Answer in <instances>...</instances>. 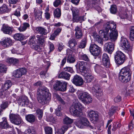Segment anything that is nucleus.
Segmentation results:
<instances>
[{"instance_id": "1a4fd4ad", "label": "nucleus", "mask_w": 134, "mask_h": 134, "mask_svg": "<svg viewBox=\"0 0 134 134\" xmlns=\"http://www.w3.org/2000/svg\"><path fill=\"white\" fill-rule=\"evenodd\" d=\"M91 54L94 56H98L100 52V48L95 44H91L90 47Z\"/></svg>"}, {"instance_id": "4be33fe9", "label": "nucleus", "mask_w": 134, "mask_h": 134, "mask_svg": "<svg viewBox=\"0 0 134 134\" xmlns=\"http://www.w3.org/2000/svg\"><path fill=\"white\" fill-rule=\"evenodd\" d=\"M31 47L32 48H34L35 49L38 51H39L41 49L40 47L43 44V42H37V45H35L36 42H30Z\"/></svg>"}, {"instance_id": "72a5a7b5", "label": "nucleus", "mask_w": 134, "mask_h": 134, "mask_svg": "<svg viewBox=\"0 0 134 134\" xmlns=\"http://www.w3.org/2000/svg\"><path fill=\"white\" fill-rule=\"evenodd\" d=\"M36 30L41 34H44L46 35L47 34V32L46 30L44 28L41 27H38L36 28Z\"/></svg>"}, {"instance_id": "7c9ffc66", "label": "nucleus", "mask_w": 134, "mask_h": 134, "mask_svg": "<svg viewBox=\"0 0 134 134\" xmlns=\"http://www.w3.org/2000/svg\"><path fill=\"white\" fill-rule=\"evenodd\" d=\"M7 62L13 64L15 65L18 64L19 63V60L17 59L13 58H9L7 59Z\"/></svg>"}, {"instance_id": "603ef678", "label": "nucleus", "mask_w": 134, "mask_h": 134, "mask_svg": "<svg viewBox=\"0 0 134 134\" xmlns=\"http://www.w3.org/2000/svg\"><path fill=\"white\" fill-rule=\"evenodd\" d=\"M8 102L7 101L3 102L1 105V107L2 109H5L8 107Z\"/></svg>"}, {"instance_id": "a878e982", "label": "nucleus", "mask_w": 134, "mask_h": 134, "mask_svg": "<svg viewBox=\"0 0 134 134\" xmlns=\"http://www.w3.org/2000/svg\"><path fill=\"white\" fill-rule=\"evenodd\" d=\"M14 38L17 41H21L25 38L24 36L22 34L16 33L13 36Z\"/></svg>"}, {"instance_id": "338daca9", "label": "nucleus", "mask_w": 134, "mask_h": 134, "mask_svg": "<svg viewBox=\"0 0 134 134\" xmlns=\"http://www.w3.org/2000/svg\"><path fill=\"white\" fill-rule=\"evenodd\" d=\"M37 38H38V41L40 42H43L44 41L43 37L42 36H40L39 35L36 36Z\"/></svg>"}, {"instance_id": "4468645a", "label": "nucleus", "mask_w": 134, "mask_h": 134, "mask_svg": "<svg viewBox=\"0 0 134 134\" xmlns=\"http://www.w3.org/2000/svg\"><path fill=\"white\" fill-rule=\"evenodd\" d=\"M92 91L93 92L95 93V96L98 99L103 94L102 90L100 87L96 85H94L92 87Z\"/></svg>"}, {"instance_id": "4d7b16f0", "label": "nucleus", "mask_w": 134, "mask_h": 134, "mask_svg": "<svg viewBox=\"0 0 134 134\" xmlns=\"http://www.w3.org/2000/svg\"><path fill=\"white\" fill-rule=\"evenodd\" d=\"M64 69L66 71L69 72L71 73H72L73 72L72 68L71 67H66L65 68H64Z\"/></svg>"}, {"instance_id": "cd10ccee", "label": "nucleus", "mask_w": 134, "mask_h": 134, "mask_svg": "<svg viewBox=\"0 0 134 134\" xmlns=\"http://www.w3.org/2000/svg\"><path fill=\"white\" fill-rule=\"evenodd\" d=\"M12 85V83L10 80H8L3 86L2 88L5 90H6L10 88Z\"/></svg>"}, {"instance_id": "864d4df0", "label": "nucleus", "mask_w": 134, "mask_h": 134, "mask_svg": "<svg viewBox=\"0 0 134 134\" xmlns=\"http://www.w3.org/2000/svg\"><path fill=\"white\" fill-rule=\"evenodd\" d=\"M1 45L4 47H8L12 44V42H1Z\"/></svg>"}, {"instance_id": "3c124183", "label": "nucleus", "mask_w": 134, "mask_h": 134, "mask_svg": "<svg viewBox=\"0 0 134 134\" xmlns=\"http://www.w3.org/2000/svg\"><path fill=\"white\" fill-rule=\"evenodd\" d=\"M53 5L55 7L61 4L62 1L60 0H55L53 2Z\"/></svg>"}, {"instance_id": "f3484780", "label": "nucleus", "mask_w": 134, "mask_h": 134, "mask_svg": "<svg viewBox=\"0 0 134 134\" xmlns=\"http://www.w3.org/2000/svg\"><path fill=\"white\" fill-rule=\"evenodd\" d=\"M13 27H9L7 25L3 24L1 29V30L5 34L11 35L13 31Z\"/></svg>"}, {"instance_id": "bf43d9fd", "label": "nucleus", "mask_w": 134, "mask_h": 134, "mask_svg": "<svg viewBox=\"0 0 134 134\" xmlns=\"http://www.w3.org/2000/svg\"><path fill=\"white\" fill-rule=\"evenodd\" d=\"M49 48L50 51L48 52V54H49L51 52L53 51L55 49V47L54 45L52 43L49 44Z\"/></svg>"}, {"instance_id": "de8ad7c7", "label": "nucleus", "mask_w": 134, "mask_h": 134, "mask_svg": "<svg viewBox=\"0 0 134 134\" xmlns=\"http://www.w3.org/2000/svg\"><path fill=\"white\" fill-rule=\"evenodd\" d=\"M60 81H58L56 82V83L53 85L54 89L56 90L60 91Z\"/></svg>"}, {"instance_id": "680f3d73", "label": "nucleus", "mask_w": 134, "mask_h": 134, "mask_svg": "<svg viewBox=\"0 0 134 134\" xmlns=\"http://www.w3.org/2000/svg\"><path fill=\"white\" fill-rule=\"evenodd\" d=\"M94 40L96 41H98V42H103V39H101L100 37L98 36L97 35L94 38Z\"/></svg>"}, {"instance_id": "9b49d317", "label": "nucleus", "mask_w": 134, "mask_h": 134, "mask_svg": "<svg viewBox=\"0 0 134 134\" xmlns=\"http://www.w3.org/2000/svg\"><path fill=\"white\" fill-rule=\"evenodd\" d=\"M27 72V70L25 68H21L14 71L13 73V76L16 78H19L21 76L25 74Z\"/></svg>"}, {"instance_id": "f257e3e1", "label": "nucleus", "mask_w": 134, "mask_h": 134, "mask_svg": "<svg viewBox=\"0 0 134 134\" xmlns=\"http://www.w3.org/2000/svg\"><path fill=\"white\" fill-rule=\"evenodd\" d=\"M37 95L38 102L43 105L47 104L50 101L51 94L49 90L44 86H42L38 89Z\"/></svg>"}, {"instance_id": "58836bf2", "label": "nucleus", "mask_w": 134, "mask_h": 134, "mask_svg": "<svg viewBox=\"0 0 134 134\" xmlns=\"http://www.w3.org/2000/svg\"><path fill=\"white\" fill-rule=\"evenodd\" d=\"M61 15V12L60 9L57 8L54 12V16L55 17L57 18H59Z\"/></svg>"}, {"instance_id": "13d9d810", "label": "nucleus", "mask_w": 134, "mask_h": 134, "mask_svg": "<svg viewBox=\"0 0 134 134\" xmlns=\"http://www.w3.org/2000/svg\"><path fill=\"white\" fill-rule=\"evenodd\" d=\"M121 100V97L119 96H117L115 97L114 99V101L115 103H118L120 102Z\"/></svg>"}, {"instance_id": "5fc2aeb1", "label": "nucleus", "mask_w": 134, "mask_h": 134, "mask_svg": "<svg viewBox=\"0 0 134 134\" xmlns=\"http://www.w3.org/2000/svg\"><path fill=\"white\" fill-rule=\"evenodd\" d=\"M105 62L103 61V65L107 68H108L109 67L110 63V60H105Z\"/></svg>"}, {"instance_id": "6e6552de", "label": "nucleus", "mask_w": 134, "mask_h": 134, "mask_svg": "<svg viewBox=\"0 0 134 134\" xmlns=\"http://www.w3.org/2000/svg\"><path fill=\"white\" fill-rule=\"evenodd\" d=\"M88 116L91 122L93 124L97 123L99 119L98 113L93 110H90L88 111Z\"/></svg>"}, {"instance_id": "e2e57ef3", "label": "nucleus", "mask_w": 134, "mask_h": 134, "mask_svg": "<svg viewBox=\"0 0 134 134\" xmlns=\"http://www.w3.org/2000/svg\"><path fill=\"white\" fill-rule=\"evenodd\" d=\"M29 42H35L36 41V37L35 36H31L29 39Z\"/></svg>"}, {"instance_id": "49530a36", "label": "nucleus", "mask_w": 134, "mask_h": 134, "mask_svg": "<svg viewBox=\"0 0 134 134\" xmlns=\"http://www.w3.org/2000/svg\"><path fill=\"white\" fill-rule=\"evenodd\" d=\"M54 96L63 105H65V102L60 97L59 95L55 93L54 94Z\"/></svg>"}, {"instance_id": "c85d7f7f", "label": "nucleus", "mask_w": 134, "mask_h": 134, "mask_svg": "<svg viewBox=\"0 0 134 134\" xmlns=\"http://www.w3.org/2000/svg\"><path fill=\"white\" fill-rule=\"evenodd\" d=\"M67 83L65 82L60 81V91H66L67 88Z\"/></svg>"}, {"instance_id": "aec40b11", "label": "nucleus", "mask_w": 134, "mask_h": 134, "mask_svg": "<svg viewBox=\"0 0 134 134\" xmlns=\"http://www.w3.org/2000/svg\"><path fill=\"white\" fill-rule=\"evenodd\" d=\"M3 121L0 123V127L1 128H11V126L7 122L6 118L3 117L2 119Z\"/></svg>"}, {"instance_id": "09e8293b", "label": "nucleus", "mask_w": 134, "mask_h": 134, "mask_svg": "<svg viewBox=\"0 0 134 134\" xmlns=\"http://www.w3.org/2000/svg\"><path fill=\"white\" fill-rule=\"evenodd\" d=\"M47 120L48 121L54 122L55 120L52 115H50L47 117Z\"/></svg>"}, {"instance_id": "ea45409f", "label": "nucleus", "mask_w": 134, "mask_h": 134, "mask_svg": "<svg viewBox=\"0 0 134 134\" xmlns=\"http://www.w3.org/2000/svg\"><path fill=\"white\" fill-rule=\"evenodd\" d=\"M8 9L6 5L4 4L0 7V13L2 14L5 12H7Z\"/></svg>"}, {"instance_id": "c03bdc74", "label": "nucleus", "mask_w": 134, "mask_h": 134, "mask_svg": "<svg viewBox=\"0 0 134 134\" xmlns=\"http://www.w3.org/2000/svg\"><path fill=\"white\" fill-rule=\"evenodd\" d=\"M45 134H52L53 129L52 128L49 126H46L44 128Z\"/></svg>"}, {"instance_id": "e433bc0d", "label": "nucleus", "mask_w": 134, "mask_h": 134, "mask_svg": "<svg viewBox=\"0 0 134 134\" xmlns=\"http://www.w3.org/2000/svg\"><path fill=\"white\" fill-rule=\"evenodd\" d=\"M117 8L116 5H112L111 6L110 9V12L112 14H116L117 11Z\"/></svg>"}, {"instance_id": "4c0bfd02", "label": "nucleus", "mask_w": 134, "mask_h": 134, "mask_svg": "<svg viewBox=\"0 0 134 134\" xmlns=\"http://www.w3.org/2000/svg\"><path fill=\"white\" fill-rule=\"evenodd\" d=\"M130 38L132 41H134V26H131L130 28Z\"/></svg>"}, {"instance_id": "20e7f679", "label": "nucleus", "mask_w": 134, "mask_h": 134, "mask_svg": "<svg viewBox=\"0 0 134 134\" xmlns=\"http://www.w3.org/2000/svg\"><path fill=\"white\" fill-rule=\"evenodd\" d=\"M75 125L78 127L83 128L84 126L88 127L91 129H93V127L90 125V123L87 119L82 117L79 119H77L75 122Z\"/></svg>"}, {"instance_id": "bb28decb", "label": "nucleus", "mask_w": 134, "mask_h": 134, "mask_svg": "<svg viewBox=\"0 0 134 134\" xmlns=\"http://www.w3.org/2000/svg\"><path fill=\"white\" fill-rule=\"evenodd\" d=\"M26 119L28 122L32 123L35 121V117L33 114H29L26 116Z\"/></svg>"}, {"instance_id": "c9c22d12", "label": "nucleus", "mask_w": 134, "mask_h": 134, "mask_svg": "<svg viewBox=\"0 0 134 134\" xmlns=\"http://www.w3.org/2000/svg\"><path fill=\"white\" fill-rule=\"evenodd\" d=\"M36 112L38 119L39 120H41L43 116V110L38 109L36 110Z\"/></svg>"}, {"instance_id": "a19ab883", "label": "nucleus", "mask_w": 134, "mask_h": 134, "mask_svg": "<svg viewBox=\"0 0 134 134\" xmlns=\"http://www.w3.org/2000/svg\"><path fill=\"white\" fill-rule=\"evenodd\" d=\"M73 21L74 22H78L79 21L82 20L83 18L82 16H78V15L73 16Z\"/></svg>"}, {"instance_id": "7ed1b4c3", "label": "nucleus", "mask_w": 134, "mask_h": 134, "mask_svg": "<svg viewBox=\"0 0 134 134\" xmlns=\"http://www.w3.org/2000/svg\"><path fill=\"white\" fill-rule=\"evenodd\" d=\"M131 72L129 68L125 67L122 68L119 73V80L122 82H127L131 79Z\"/></svg>"}, {"instance_id": "052dcab7", "label": "nucleus", "mask_w": 134, "mask_h": 134, "mask_svg": "<svg viewBox=\"0 0 134 134\" xmlns=\"http://www.w3.org/2000/svg\"><path fill=\"white\" fill-rule=\"evenodd\" d=\"M16 16L17 17L19 16L20 15V12L18 10H16L15 12H14L13 15H12L11 16V18H12V17H13L14 15Z\"/></svg>"}, {"instance_id": "6ab92c4d", "label": "nucleus", "mask_w": 134, "mask_h": 134, "mask_svg": "<svg viewBox=\"0 0 134 134\" xmlns=\"http://www.w3.org/2000/svg\"><path fill=\"white\" fill-rule=\"evenodd\" d=\"M89 71L86 73H84L82 75L84 76L85 78V81L88 83L91 82L93 79L94 77L91 75L89 74Z\"/></svg>"}, {"instance_id": "774afa93", "label": "nucleus", "mask_w": 134, "mask_h": 134, "mask_svg": "<svg viewBox=\"0 0 134 134\" xmlns=\"http://www.w3.org/2000/svg\"><path fill=\"white\" fill-rule=\"evenodd\" d=\"M86 44V42H80L79 47L80 48H83L85 47Z\"/></svg>"}, {"instance_id": "69168bd1", "label": "nucleus", "mask_w": 134, "mask_h": 134, "mask_svg": "<svg viewBox=\"0 0 134 134\" xmlns=\"http://www.w3.org/2000/svg\"><path fill=\"white\" fill-rule=\"evenodd\" d=\"M101 70L100 67L98 65H96L95 67V71L97 73L99 72Z\"/></svg>"}, {"instance_id": "473e14b6", "label": "nucleus", "mask_w": 134, "mask_h": 134, "mask_svg": "<svg viewBox=\"0 0 134 134\" xmlns=\"http://www.w3.org/2000/svg\"><path fill=\"white\" fill-rule=\"evenodd\" d=\"M73 122V119L68 116H66L63 120V123L66 124H72Z\"/></svg>"}, {"instance_id": "2eb2a0df", "label": "nucleus", "mask_w": 134, "mask_h": 134, "mask_svg": "<svg viewBox=\"0 0 134 134\" xmlns=\"http://www.w3.org/2000/svg\"><path fill=\"white\" fill-rule=\"evenodd\" d=\"M86 63L83 61H79L77 63V65L79 66V70L82 74L86 73L89 71L86 67Z\"/></svg>"}, {"instance_id": "2f4dec72", "label": "nucleus", "mask_w": 134, "mask_h": 134, "mask_svg": "<svg viewBox=\"0 0 134 134\" xmlns=\"http://www.w3.org/2000/svg\"><path fill=\"white\" fill-rule=\"evenodd\" d=\"M119 109H120L118 107L112 106L109 110V114L110 115H112L115 113L117 111H118Z\"/></svg>"}, {"instance_id": "6e6d98bb", "label": "nucleus", "mask_w": 134, "mask_h": 134, "mask_svg": "<svg viewBox=\"0 0 134 134\" xmlns=\"http://www.w3.org/2000/svg\"><path fill=\"white\" fill-rule=\"evenodd\" d=\"M109 57L107 54L104 53L103 55L102 56V61H104L105 62V60H109Z\"/></svg>"}, {"instance_id": "c756f323", "label": "nucleus", "mask_w": 134, "mask_h": 134, "mask_svg": "<svg viewBox=\"0 0 134 134\" xmlns=\"http://www.w3.org/2000/svg\"><path fill=\"white\" fill-rule=\"evenodd\" d=\"M34 11L35 12V19L37 21L40 20L42 19V12L38 10L36 11V10L35 9Z\"/></svg>"}, {"instance_id": "a18cd8bd", "label": "nucleus", "mask_w": 134, "mask_h": 134, "mask_svg": "<svg viewBox=\"0 0 134 134\" xmlns=\"http://www.w3.org/2000/svg\"><path fill=\"white\" fill-rule=\"evenodd\" d=\"M25 132L27 134H36V132L35 129L32 127L26 130Z\"/></svg>"}, {"instance_id": "dca6fc26", "label": "nucleus", "mask_w": 134, "mask_h": 134, "mask_svg": "<svg viewBox=\"0 0 134 134\" xmlns=\"http://www.w3.org/2000/svg\"><path fill=\"white\" fill-rule=\"evenodd\" d=\"M72 52L70 49L66 50V54L68 55L67 62L70 63H73L75 61V59L74 55H72Z\"/></svg>"}, {"instance_id": "37998d69", "label": "nucleus", "mask_w": 134, "mask_h": 134, "mask_svg": "<svg viewBox=\"0 0 134 134\" xmlns=\"http://www.w3.org/2000/svg\"><path fill=\"white\" fill-rule=\"evenodd\" d=\"M7 70L6 66L4 64H0V72L2 73H6Z\"/></svg>"}, {"instance_id": "79ce46f5", "label": "nucleus", "mask_w": 134, "mask_h": 134, "mask_svg": "<svg viewBox=\"0 0 134 134\" xmlns=\"http://www.w3.org/2000/svg\"><path fill=\"white\" fill-rule=\"evenodd\" d=\"M79 58L80 60H84L87 62H89L90 61L88 56L86 54L80 55H79Z\"/></svg>"}, {"instance_id": "f8f14e48", "label": "nucleus", "mask_w": 134, "mask_h": 134, "mask_svg": "<svg viewBox=\"0 0 134 134\" xmlns=\"http://www.w3.org/2000/svg\"><path fill=\"white\" fill-rule=\"evenodd\" d=\"M115 44L113 42H106L104 45V50L110 54H111L114 50Z\"/></svg>"}, {"instance_id": "ddd939ff", "label": "nucleus", "mask_w": 134, "mask_h": 134, "mask_svg": "<svg viewBox=\"0 0 134 134\" xmlns=\"http://www.w3.org/2000/svg\"><path fill=\"white\" fill-rule=\"evenodd\" d=\"M72 82L77 86H81L83 83V81L82 78L80 76L77 75L74 76L72 79Z\"/></svg>"}, {"instance_id": "b1692460", "label": "nucleus", "mask_w": 134, "mask_h": 134, "mask_svg": "<svg viewBox=\"0 0 134 134\" xmlns=\"http://www.w3.org/2000/svg\"><path fill=\"white\" fill-rule=\"evenodd\" d=\"M76 31L75 35L76 38L79 39L81 38L82 36V31L81 29L79 27H76L75 29Z\"/></svg>"}, {"instance_id": "423d86ee", "label": "nucleus", "mask_w": 134, "mask_h": 134, "mask_svg": "<svg viewBox=\"0 0 134 134\" xmlns=\"http://www.w3.org/2000/svg\"><path fill=\"white\" fill-rule=\"evenodd\" d=\"M78 93L79 94V98L85 104H89L92 101V98L87 92L79 91Z\"/></svg>"}, {"instance_id": "0e129e2a", "label": "nucleus", "mask_w": 134, "mask_h": 134, "mask_svg": "<svg viewBox=\"0 0 134 134\" xmlns=\"http://www.w3.org/2000/svg\"><path fill=\"white\" fill-rule=\"evenodd\" d=\"M2 40V42H11L12 41V40L10 38H4Z\"/></svg>"}, {"instance_id": "393cba45", "label": "nucleus", "mask_w": 134, "mask_h": 134, "mask_svg": "<svg viewBox=\"0 0 134 134\" xmlns=\"http://www.w3.org/2000/svg\"><path fill=\"white\" fill-rule=\"evenodd\" d=\"M105 31H104L103 30H101L99 32V35H100V36H103V41H107L109 39V37H108V33L106 34V33L107 32V31L106 30ZM108 34H109V33Z\"/></svg>"}, {"instance_id": "f03ea898", "label": "nucleus", "mask_w": 134, "mask_h": 134, "mask_svg": "<svg viewBox=\"0 0 134 134\" xmlns=\"http://www.w3.org/2000/svg\"><path fill=\"white\" fill-rule=\"evenodd\" d=\"M116 24L113 21H110L105 24L104 25V30L107 31L106 34L108 33L110 39L112 41H115L118 36L117 30L116 29Z\"/></svg>"}, {"instance_id": "412c9836", "label": "nucleus", "mask_w": 134, "mask_h": 134, "mask_svg": "<svg viewBox=\"0 0 134 134\" xmlns=\"http://www.w3.org/2000/svg\"><path fill=\"white\" fill-rule=\"evenodd\" d=\"M70 75L68 73L65 71H62L58 75V77L69 80L70 79Z\"/></svg>"}, {"instance_id": "0eeeda50", "label": "nucleus", "mask_w": 134, "mask_h": 134, "mask_svg": "<svg viewBox=\"0 0 134 134\" xmlns=\"http://www.w3.org/2000/svg\"><path fill=\"white\" fill-rule=\"evenodd\" d=\"M115 63L119 65L122 64L125 60V55L122 52L120 51H117L114 57Z\"/></svg>"}, {"instance_id": "a211bd4d", "label": "nucleus", "mask_w": 134, "mask_h": 134, "mask_svg": "<svg viewBox=\"0 0 134 134\" xmlns=\"http://www.w3.org/2000/svg\"><path fill=\"white\" fill-rule=\"evenodd\" d=\"M17 102L19 105L22 106H24L25 105H27L29 103L28 99L25 97L19 98Z\"/></svg>"}, {"instance_id": "39448f33", "label": "nucleus", "mask_w": 134, "mask_h": 134, "mask_svg": "<svg viewBox=\"0 0 134 134\" xmlns=\"http://www.w3.org/2000/svg\"><path fill=\"white\" fill-rule=\"evenodd\" d=\"M77 100H76V103H74L69 109L70 112L73 116H79L82 114V111L79 109V104Z\"/></svg>"}, {"instance_id": "f704fd0d", "label": "nucleus", "mask_w": 134, "mask_h": 134, "mask_svg": "<svg viewBox=\"0 0 134 134\" xmlns=\"http://www.w3.org/2000/svg\"><path fill=\"white\" fill-rule=\"evenodd\" d=\"M30 26L29 24L27 23H24L23 24V26H21L18 28V29L20 32L25 31L27 28Z\"/></svg>"}, {"instance_id": "5701e85b", "label": "nucleus", "mask_w": 134, "mask_h": 134, "mask_svg": "<svg viewBox=\"0 0 134 134\" xmlns=\"http://www.w3.org/2000/svg\"><path fill=\"white\" fill-rule=\"evenodd\" d=\"M119 44L125 50L131 48L133 46V44L130 43V42H120Z\"/></svg>"}, {"instance_id": "9d476101", "label": "nucleus", "mask_w": 134, "mask_h": 134, "mask_svg": "<svg viewBox=\"0 0 134 134\" xmlns=\"http://www.w3.org/2000/svg\"><path fill=\"white\" fill-rule=\"evenodd\" d=\"M10 121L13 123L19 125L21 122V120L19 115L14 114H10L9 115Z\"/></svg>"}, {"instance_id": "8fccbe9b", "label": "nucleus", "mask_w": 134, "mask_h": 134, "mask_svg": "<svg viewBox=\"0 0 134 134\" xmlns=\"http://www.w3.org/2000/svg\"><path fill=\"white\" fill-rule=\"evenodd\" d=\"M72 13L73 16L78 15L79 10L77 8L73 7L71 9Z\"/></svg>"}]
</instances>
